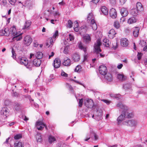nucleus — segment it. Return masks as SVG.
Instances as JSON below:
<instances>
[{
	"label": "nucleus",
	"mask_w": 147,
	"mask_h": 147,
	"mask_svg": "<svg viewBox=\"0 0 147 147\" xmlns=\"http://www.w3.org/2000/svg\"><path fill=\"white\" fill-rule=\"evenodd\" d=\"M116 106L118 109L122 110L121 115L118 117L117 119L118 124H121V122L125 120L126 118H130L133 117V114L128 112V107L122 102L118 103Z\"/></svg>",
	"instance_id": "f257e3e1"
},
{
	"label": "nucleus",
	"mask_w": 147,
	"mask_h": 147,
	"mask_svg": "<svg viewBox=\"0 0 147 147\" xmlns=\"http://www.w3.org/2000/svg\"><path fill=\"white\" fill-rule=\"evenodd\" d=\"M101 42L100 40L99 39H98L96 42H95L94 45V52L97 54H99L100 55V57H104L105 55H102L101 53H99L101 51V50L100 48V46L101 45Z\"/></svg>",
	"instance_id": "f03ea898"
},
{
	"label": "nucleus",
	"mask_w": 147,
	"mask_h": 147,
	"mask_svg": "<svg viewBox=\"0 0 147 147\" xmlns=\"http://www.w3.org/2000/svg\"><path fill=\"white\" fill-rule=\"evenodd\" d=\"M78 45L79 49L82 50H83L85 54L84 55V60L85 61L87 59V56L86 54L87 47L85 46H84L81 42H79Z\"/></svg>",
	"instance_id": "7ed1b4c3"
},
{
	"label": "nucleus",
	"mask_w": 147,
	"mask_h": 147,
	"mask_svg": "<svg viewBox=\"0 0 147 147\" xmlns=\"http://www.w3.org/2000/svg\"><path fill=\"white\" fill-rule=\"evenodd\" d=\"M123 124L131 127H135L137 124V122L136 121L132 119L123 122Z\"/></svg>",
	"instance_id": "20e7f679"
},
{
	"label": "nucleus",
	"mask_w": 147,
	"mask_h": 147,
	"mask_svg": "<svg viewBox=\"0 0 147 147\" xmlns=\"http://www.w3.org/2000/svg\"><path fill=\"white\" fill-rule=\"evenodd\" d=\"M36 126L38 130H41L45 127L47 129V126L41 121H37L36 124Z\"/></svg>",
	"instance_id": "39448f33"
},
{
	"label": "nucleus",
	"mask_w": 147,
	"mask_h": 147,
	"mask_svg": "<svg viewBox=\"0 0 147 147\" xmlns=\"http://www.w3.org/2000/svg\"><path fill=\"white\" fill-rule=\"evenodd\" d=\"M45 14L48 13V16L50 14H52L55 18H58V16L60 15V14L58 11H55L51 10H46L45 11Z\"/></svg>",
	"instance_id": "423d86ee"
},
{
	"label": "nucleus",
	"mask_w": 147,
	"mask_h": 147,
	"mask_svg": "<svg viewBox=\"0 0 147 147\" xmlns=\"http://www.w3.org/2000/svg\"><path fill=\"white\" fill-rule=\"evenodd\" d=\"M24 41L25 44L27 46H29L32 42V40L30 36L27 35L25 37Z\"/></svg>",
	"instance_id": "0eeeda50"
},
{
	"label": "nucleus",
	"mask_w": 147,
	"mask_h": 147,
	"mask_svg": "<svg viewBox=\"0 0 147 147\" xmlns=\"http://www.w3.org/2000/svg\"><path fill=\"white\" fill-rule=\"evenodd\" d=\"M99 71L100 74L105 75L107 73V69L105 66L102 65L99 67Z\"/></svg>",
	"instance_id": "6e6552de"
},
{
	"label": "nucleus",
	"mask_w": 147,
	"mask_h": 147,
	"mask_svg": "<svg viewBox=\"0 0 147 147\" xmlns=\"http://www.w3.org/2000/svg\"><path fill=\"white\" fill-rule=\"evenodd\" d=\"M109 14L112 18H115L117 17V13L116 10L113 8H111L109 12Z\"/></svg>",
	"instance_id": "1a4fd4ad"
},
{
	"label": "nucleus",
	"mask_w": 147,
	"mask_h": 147,
	"mask_svg": "<svg viewBox=\"0 0 147 147\" xmlns=\"http://www.w3.org/2000/svg\"><path fill=\"white\" fill-rule=\"evenodd\" d=\"M85 105L87 107L92 108L93 107L94 103L92 100L88 99L86 100V102L85 103Z\"/></svg>",
	"instance_id": "9d476101"
},
{
	"label": "nucleus",
	"mask_w": 147,
	"mask_h": 147,
	"mask_svg": "<svg viewBox=\"0 0 147 147\" xmlns=\"http://www.w3.org/2000/svg\"><path fill=\"white\" fill-rule=\"evenodd\" d=\"M61 61L59 59H55L53 63V65L54 67L57 68L59 67L60 65Z\"/></svg>",
	"instance_id": "9b49d317"
},
{
	"label": "nucleus",
	"mask_w": 147,
	"mask_h": 147,
	"mask_svg": "<svg viewBox=\"0 0 147 147\" xmlns=\"http://www.w3.org/2000/svg\"><path fill=\"white\" fill-rule=\"evenodd\" d=\"M0 35L1 36H9V32L8 28H5L4 30H0Z\"/></svg>",
	"instance_id": "f8f14e48"
},
{
	"label": "nucleus",
	"mask_w": 147,
	"mask_h": 147,
	"mask_svg": "<svg viewBox=\"0 0 147 147\" xmlns=\"http://www.w3.org/2000/svg\"><path fill=\"white\" fill-rule=\"evenodd\" d=\"M71 57L72 59L75 62H78L80 60V55L78 53H76L73 54Z\"/></svg>",
	"instance_id": "ddd939ff"
},
{
	"label": "nucleus",
	"mask_w": 147,
	"mask_h": 147,
	"mask_svg": "<svg viewBox=\"0 0 147 147\" xmlns=\"http://www.w3.org/2000/svg\"><path fill=\"white\" fill-rule=\"evenodd\" d=\"M121 44L122 46L127 47L129 44V41L127 39L123 38L121 40Z\"/></svg>",
	"instance_id": "4468645a"
},
{
	"label": "nucleus",
	"mask_w": 147,
	"mask_h": 147,
	"mask_svg": "<svg viewBox=\"0 0 147 147\" xmlns=\"http://www.w3.org/2000/svg\"><path fill=\"white\" fill-rule=\"evenodd\" d=\"M1 115L5 116V117L8 115L9 111L7 108H3L1 111Z\"/></svg>",
	"instance_id": "2eb2a0df"
},
{
	"label": "nucleus",
	"mask_w": 147,
	"mask_h": 147,
	"mask_svg": "<svg viewBox=\"0 0 147 147\" xmlns=\"http://www.w3.org/2000/svg\"><path fill=\"white\" fill-rule=\"evenodd\" d=\"M120 12L122 18L125 17L128 14L127 9L125 8H122L120 10Z\"/></svg>",
	"instance_id": "dca6fc26"
},
{
	"label": "nucleus",
	"mask_w": 147,
	"mask_h": 147,
	"mask_svg": "<svg viewBox=\"0 0 147 147\" xmlns=\"http://www.w3.org/2000/svg\"><path fill=\"white\" fill-rule=\"evenodd\" d=\"M90 26L94 30H96L97 28V26L94 19H90L89 21H90Z\"/></svg>",
	"instance_id": "f3484780"
},
{
	"label": "nucleus",
	"mask_w": 147,
	"mask_h": 147,
	"mask_svg": "<svg viewBox=\"0 0 147 147\" xmlns=\"http://www.w3.org/2000/svg\"><path fill=\"white\" fill-rule=\"evenodd\" d=\"M27 61L26 59L24 57H19L18 59V62L22 65H24L25 66L26 65Z\"/></svg>",
	"instance_id": "a211bd4d"
},
{
	"label": "nucleus",
	"mask_w": 147,
	"mask_h": 147,
	"mask_svg": "<svg viewBox=\"0 0 147 147\" xmlns=\"http://www.w3.org/2000/svg\"><path fill=\"white\" fill-rule=\"evenodd\" d=\"M63 64L65 66H69L71 65V60L67 57L64 58Z\"/></svg>",
	"instance_id": "6ab92c4d"
},
{
	"label": "nucleus",
	"mask_w": 147,
	"mask_h": 147,
	"mask_svg": "<svg viewBox=\"0 0 147 147\" xmlns=\"http://www.w3.org/2000/svg\"><path fill=\"white\" fill-rule=\"evenodd\" d=\"M9 34H11L13 36H15L17 34V32L16 27L14 26L11 27L9 30Z\"/></svg>",
	"instance_id": "aec40b11"
},
{
	"label": "nucleus",
	"mask_w": 147,
	"mask_h": 147,
	"mask_svg": "<svg viewBox=\"0 0 147 147\" xmlns=\"http://www.w3.org/2000/svg\"><path fill=\"white\" fill-rule=\"evenodd\" d=\"M115 30L114 29H111L108 33V36L109 37L110 39L113 38L114 37L115 35L116 34Z\"/></svg>",
	"instance_id": "412c9836"
},
{
	"label": "nucleus",
	"mask_w": 147,
	"mask_h": 147,
	"mask_svg": "<svg viewBox=\"0 0 147 147\" xmlns=\"http://www.w3.org/2000/svg\"><path fill=\"white\" fill-rule=\"evenodd\" d=\"M34 66L36 67L39 66L41 63V61L40 59L36 58L33 60Z\"/></svg>",
	"instance_id": "4be33fe9"
},
{
	"label": "nucleus",
	"mask_w": 147,
	"mask_h": 147,
	"mask_svg": "<svg viewBox=\"0 0 147 147\" xmlns=\"http://www.w3.org/2000/svg\"><path fill=\"white\" fill-rule=\"evenodd\" d=\"M140 29V28L139 27H136L134 28L133 34L135 37H137L138 36Z\"/></svg>",
	"instance_id": "5701e85b"
},
{
	"label": "nucleus",
	"mask_w": 147,
	"mask_h": 147,
	"mask_svg": "<svg viewBox=\"0 0 147 147\" xmlns=\"http://www.w3.org/2000/svg\"><path fill=\"white\" fill-rule=\"evenodd\" d=\"M105 78L109 82L113 80L112 76L111 74L109 73H107L105 74Z\"/></svg>",
	"instance_id": "b1692460"
},
{
	"label": "nucleus",
	"mask_w": 147,
	"mask_h": 147,
	"mask_svg": "<svg viewBox=\"0 0 147 147\" xmlns=\"http://www.w3.org/2000/svg\"><path fill=\"white\" fill-rule=\"evenodd\" d=\"M34 65L33 64V62H32L30 61H28L26 65H25L27 68L29 70H31L32 68L34 66Z\"/></svg>",
	"instance_id": "393cba45"
},
{
	"label": "nucleus",
	"mask_w": 147,
	"mask_h": 147,
	"mask_svg": "<svg viewBox=\"0 0 147 147\" xmlns=\"http://www.w3.org/2000/svg\"><path fill=\"white\" fill-rule=\"evenodd\" d=\"M102 13L105 15H107L108 13V11L107 8L105 6H102L101 8Z\"/></svg>",
	"instance_id": "a878e982"
},
{
	"label": "nucleus",
	"mask_w": 147,
	"mask_h": 147,
	"mask_svg": "<svg viewBox=\"0 0 147 147\" xmlns=\"http://www.w3.org/2000/svg\"><path fill=\"white\" fill-rule=\"evenodd\" d=\"M136 9L139 11H142L143 10V7L140 2H138L137 3Z\"/></svg>",
	"instance_id": "bb28decb"
},
{
	"label": "nucleus",
	"mask_w": 147,
	"mask_h": 147,
	"mask_svg": "<svg viewBox=\"0 0 147 147\" xmlns=\"http://www.w3.org/2000/svg\"><path fill=\"white\" fill-rule=\"evenodd\" d=\"M83 39L86 43H89L91 40L90 37L88 34H86L83 37Z\"/></svg>",
	"instance_id": "cd10ccee"
},
{
	"label": "nucleus",
	"mask_w": 147,
	"mask_h": 147,
	"mask_svg": "<svg viewBox=\"0 0 147 147\" xmlns=\"http://www.w3.org/2000/svg\"><path fill=\"white\" fill-rule=\"evenodd\" d=\"M139 11L136 8H133L130 11L131 14L133 16H136L138 14Z\"/></svg>",
	"instance_id": "c85d7f7f"
},
{
	"label": "nucleus",
	"mask_w": 147,
	"mask_h": 147,
	"mask_svg": "<svg viewBox=\"0 0 147 147\" xmlns=\"http://www.w3.org/2000/svg\"><path fill=\"white\" fill-rule=\"evenodd\" d=\"M31 24V22L30 20L26 21L23 27L22 28L23 29H25L29 27Z\"/></svg>",
	"instance_id": "c756f323"
},
{
	"label": "nucleus",
	"mask_w": 147,
	"mask_h": 147,
	"mask_svg": "<svg viewBox=\"0 0 147 147\" xmlns=\"http://www.w3.org/2000/svg\"><path fill=\"white\" fill-rule=\"evenodd\" d=\"M14 36L12 39L13 41H19L22 38V37L21 34L18 35L17 34Z\"/></svg>",
	"instance_id": "7c9ffc66"
},
{
	"label": "nucleus",
	"mask_w": 147,
	"mask_h": 147,
	"mask_svg": "<svg viewBox=\"0 0 147 147\" xmlns=\"http://www.w3.org/2000/svg\"><path fill=\"white\" fill-rule=\"evenodd\" d=\"M110 96L111 97L113 98H115L117 100L119 99L121 97V96L119 94H111L110 95Z\"/></svg>",
	"instance_id": "2f4dec72"
},
{
	"label": "nucleus",
	"mask_w": 147,
	"mask_h": 147,
	"mask_svg": "<svg viewBox=\"0 0 147 147\" xmlns=\"http://www.w3.org/2000/svg\"><path fill=\"white\" fill-rule=\"evenodd\" d=\"M70 45H68L65 47L64 48L63 53L65 54L69 53L70 49Z\"/></svg>",
	"instance_id": "473e14b6"
},
{
	"label": "nucleus",
	"mask_w": 147,
	"mask_h": 147,
	"mask_svg": "<svg viewBox=\"0 0 147 147\" xmlns=\"http://www.w3.org/2000/svg\"><path fill=\"white\" fill-rule=\"evenodd\" d=\"M14 145V147H24L23 144L21 142L17 141Z\"/></svg>",
	"instance_id": "72a5a7b5"
},
{
	"label": "nucleus",
	"mask_w": 147,
	"mask_h": 147,
	"mask_svg": "<svg viewBox=\"0 0 147 147\" xmlns=\"http://www.w3.org/2000/svg\"><path fill=\"white\" fill-rule=\"evenodd\" d=\"M14 107L16 111H18L21 109V106L19 103L16 102L14 105Z\"/></svg>",
	"instance_id": "f704fd0d"
},
{
	"label": "nucleus",
	"mask_w": 147,
	"mask_h": 147,
	"mask_svg": "<svg viewBox=\"0 0 147 147\" xmlns=\"http://www.w3.org/2000/svg\"><path fill=\"white\" fill-rule=\"evenodd\" d=\"M87 28L85 26H83L81 27L80 32L81 34H84L86 31Z\"/></svg>",
	"instance_id": "c9c22d12"
},
{
	"label": "nucleus",
	"mask_w": 147,
	"mask_h": 147,
	"mask_svg": "<svg viewBox=\"0 0 147 147\" xmlns=\"http://www.w3.org/2000/svg\"><path fill=\"white\" fill-rule=\"evenodd\" d=\"M36 140L38 142H40L42 140L41 134L39 133H37L36 136Z\"/></svg>",
	"instance_id": "e433bc0d"
},
{
	"label": "nucleus",
	"mask_w": 147,
	"mask_h": 147,
	"mask_svg": "<svg viewBox=\"0 0 147 147\" xmlns=\"http://www.w3.org/2000/svg\"><path fill=\"white\" fill-rule=\"evenodd\" d=\"M43 55V53L40 52H37L35 54V56L36 58L40 59L42 57Z\"/></svg>",
	"instance_id": "4c0bfd02"
},
{
	"label": "nucleus",
	"mask_w": 147,
	"mask_h": 147,
	"mask_svg": "<svg viewBox=\"0 0 147 147\" xmlns=\"http://www.w3.org/2000/svg\"><path fill=\"white\" fill-rule=\"evenodd\" d=\"M49 142L51 144L52 143L56 140L55 138L52 136H49L48 137Z\"/></svg>",
	"instance_id": "58836bf2"
},
{
	"label": "nucleus",
	"mask_w": 147,
	"mask_h": 147,
	"mask_svg": "<svg viewBox=\"0 0 147 147\" xmlns=\"http://www.w3.org/2000/svg\"><path fill=\"white\" fill-rule=\"evenodd\" d=\"M117 77L118 79L121 81H123L125 79L124 76L121 74H118Z\"/></svg>",
	"instance_id": "ea45409f"
},
{
	"label": "nucleus",
	"mask_w": 147,
	"mask_h": 147,
	"mask_svg": "<svg viewBox=\"0 0 147 147\" xmlns=\"http://www.w3.org/2000/svg\"><path fill=\"white\" fill-rule=\"evenodd\" d=\"M104 42V45L107 47H109L110 45V43L109 40L105 38L103 40Z\"/></svg>",
	"instance_id": "a19ab883"
},
{
	"label": "nucleus",
	"mask_w": 147,
	"mask_h": 147,
	"mask_svg": "<svg viewBox=\"0 0 147 147\" xmlns=\"http://www.w3.org/2000/svg\"><path fill=\"white\" fill-rule=\"evenodd\" d=\"M73 22L70 20H69L68 21L67 23V27L68 28H71L72 27Z\"/></svg>",
	"instance_id": "79ce46f5"
},
{
	"label": "nucleus",
	"mask_w": 147,
	"mask_h": 147,
	"mask_svg": "<svg viewBox=\"0 0 147 147\" xmlns=\"http://www.w3.org/2000/svg\"><path fill=\"white\" fill-rule=\"evenodd\" d=\"M136 21V19H128L127 23L129 24H132L135 23Z\"/></svg>",
	"instance_id": "37998d69"
},
{
	"label": "nucleus",
	"mask_w": 147,
	"mask_h": 147,
	"mask_svg": "<svg viewBox=\"0 0 147 147\" xmlns=\"http://www.w3.org/2000/svg\"><path fill=\"white\" fill-rule=\"evenodd\" d=\"M47 42H49V45L53 46V39L52 37L50 38L47 40Z\"/></svg>",
	"instance_id": "c03bdc74"
},
{
	"label": "nucleus",
	"mask_w": 147,
	"mask_h": 147,
	"mask_svg": "<svg viewBox=\"0 0 147 147\" xmlns=\"http://www.w3.org/2000/svg\"><path fill=\"white\" fill-rule=\"evenodd\" d=\"M131 86L130 84H125L123 86V88L125 90L130 89L131 88Z\"/></svg>",
	"instance_id": "a18cd8bd"
},
{
	"label": "nucleus",
	"mask_w": 147,
	"mask_h": 147,
	"mask_svg": "<svg viewBox=\"0 0 147 147\" xmlns=\"http://www.w3.org/2000/svg\"><path fill=\"white\" fill-rule=\"evenodd\" d=\"M112 44L113 46L112 48L114 50L116 49L118 47L117 42V41L113 42Z\"/></svg>",
	"instance_id": "49530a36"
},
{
	"label": "nucleus",
	"mask_w": 147,
	"mask_h": 147,
	"mask_svg": "<svg viewBox=\"0 0 147 147\" xmlns=\"http://www.w3.org/2000/svg\"><path fill=\"white\" fill-rule=\"evenodd\" d=\"M81 70V67L80 65H78L76 66L75 69V71L76 72H79Z\"/></svg>",
	"instance_id": "de8ad7c7"
},
{
	"label": "nucleus",
	"mask_w": 147,
	"mask_h": 147,
	"mask_svg": "<svg viewBox=\"0 0 147 147\" xmlns=\"http://www.w3.org/2000/svg\"><path fill=\"white\" fill-rule=\"evenodd\" d=\"M114 26L116 28H118L119 27V24L117 21H115L114 23Z\"/></svg>",
	"instance_id": "09e8293b"
},
{
	"label": "nucleus",
	"mask_w": 147,
	"mask_h": 147,
	"mask_svg": "<svg viewBox=\"0 0 147 147\" xmlns=\"http://www.w3.org/2000/svg\"><path fill=\"white\" fill-rule=\"evenodd\" d=\"M110 3L112 6H114L116 4V0H109Z\"/></svg>",
	"instance_id": "8fccbe9b"
},
{
	"label": "nucleus",
	"mask_w": 147,
	"mask_h": 147,
	"mask_svg": "<svg viewBox=\"0 0 147 147\" xmlns=\"http://www.w3.org/2000/svg\"><path fill=\"white\" fill-rule=\"evenodd\" d=\"M22 138V135L21 134H17L14 136V138L15 140H18Z\"/></svg>",
	"instance_id": "3c124183"
},
{
	"label": "nucleus",
	"mask_w": 147,
	"mask_h": 147,
	"mask_svg": "<svg viewBox=\"0 0 147 147\" xmlns=\"http://www.w3.org/2000/svg\"><path fill=\"white\" fill-rule=\"evenodd\" d=\"M94 18L93 14L92 13H89L87 18Z\"/></svg>",
	"instance_id": "603ef678"
},
{
	"label": "nucleus",
	"mask_w": 147,
	"mask_h": 147,
	"mask_svg": "<svg viewBox=\"0 0 147 147\" xmlns=\"http://www.w3.org/2000/svg\"><path fill=\"white\" fill-rule=\"evenodd\" d=\"M74 36L71 34H69V39L70 41H73L74 40Z\"/></svg>",
	"instance_id": "864d4df0"
},
{
	"label": "nucleus",
	"mask_w": 147,
	"mask_h": 147,
	"mask_svg": "<svg viewBox=\"0 0 147 147\" xmlns=\"http://www.w3.org/2000/svg\"><path fill=\"white\" fill-rule=\"evenodd\" d=\"M10 3L12 5H14L16 0H8Z\"/></svg>",
	"instance_id": "5fc2aeb1"
},
{
	"label": "nucleus",
	"mask_w": 147,
	"mask_h": 147,
	"mask_svg": "<svg viewBox=\"0 0 147 147\" xmlns=\"http://www.w3.org/2000/svg\"><path fill=\"white\" fill-rule=\"evenodd\" d=\"M12 57L13 59H15L16 57V55L14 51H13V49L12 50Z\"/></svg>",
	"instance_id": "6e6d98bb"
},
{
	"label": "nucleus",
	"mask_w": 147,
	"mask_h": 147,
	"mask_svg": "<svg viewBox=\"0 0 147 147\" xmlns=\"http://www.w3.org/2000/svg\"><path fill=\"white\" fill-rule=\"evenodd\" d=\"M61 75L62 76L64 77H67L68 75L67 74L65 73L63 71H62L61 73Z\"/></svg>",
	"instance_id": "4d7b16f0"
},
{
	"label": "nucleus",
	"mask_w": 147,
	"mask_h": 147,
	"mask_svg": "<svg viewBox=\"0 0 147 147\" xmlns=\"http://www.w3.org/2000/svg\"><path fill=\"white\" fill-rule=\"evenodd\" d=\"M58 36V32L57 30H56L54 34L53 37L54 38H55L57 36Z\"/></svg>",
	"instance_id": "13d9d810"
},
{
	"label": "nucleus",
	"mask_w": 147,
	"mask_h": 147,
	"mask_svg": "<svg viewBox=\"0 0 147 147\" xmlns=\"http://www.w3.org/2000/svg\"><path fill=\"white\" fill-rule=\"evenodd\" d=\"M83 100V99L82 98L81 99H80L79 100V106L80 107H81L82 106Z\"/></svg>",
	"instance_id": "bf43d9fd"
},
{
	"label": "nucleus",
	"mask_w": 147,
	"mask_h": 147,
	"mask_svg": "<svg viewBox=\"0 0 147 147\" xmlns=\"http://www.w3.org/2000/svg\"><path fill=\"white\" fill-rule=\"evenodd\" d=\"M101 100L104 102L106 103L107 104L109 105L110 104V101L108 100H106V99H102Z\"/></svg>",
	"instance_id": "052dcab7"
},
{
	"label": "nucleus",
	"mask_w": 147,
	"mask_h": 147,
	"mask_svg": "<svg viewBox=\"0 0 147 147\" xmlns=\"http://www.w3.org/2000/svg\"><path fill=\"white\" fill-rule=\"evenodd\" d=\"M142 56V53H138L137 55L138 58L139 60H140L141 59V58Z\"/></svg>",
	"instance_id": "680f3d73"
},
{
	"label": "nucleus",
	"mask_w": 147,
	"mask_h": 147,
	"mask_svg": "<svg viewBox=\"0 0 147 147\" xmlns=\"http://www.w3.org/2000/svg\"><path fill=\"white\" fill-rule=\"evenodd\" d=\"M74 28L79 27V24L78 22L77 21H76L74 22Z\"/></svg>",
	"instance_id": "e2e57ef3"
},
{
	"label": "nucleus",
	"mask_w": 147,
	"mask_h": 147,
	"mask_svg": "<svg viewBox=\"0 0 147 147\" xmlns=\"http://www.w3.org/2000/svg\"><path fill=\"white\" fill-rule=\"evenodd\" d=\"M22 118L24 120L27 121L28 120V118H27L26 116L22 115Z\"/></svg>",
	"instance_id": "0e129e2a"
},
{
	"label": "nucleus",
	"mask_w": 147,
	"mask_h": 147,
	"mask_svg": "<svg viewBox=\"0 0 147 147\" xmlns=\"http://www.w3.org/2000/svg\"><path fill=\"white\" fill-rule=\"evenodd\" d=\"M57 21V20L56 19H52L50 21L51 23L53 24H55V22H56Z\"/></svg>",
	"instance_id": "69168bd1"
},
{
	"label": "nucleus",
	"mask_w": 147,
	"mask_h": 147,
	"mask_svg": "<svg viewBox=\"0 0 147 147\" xmlns=\"http://www.w3.org/2000/svg\"><path fill=\"white\" fill-rule=\"evenodd\" d=\"M123 65L122 64H120L119 65H117V68L119 69H121L122 67H123Z\"/></svg>",
	"instance_id": "338daca9"
},
{
	"label": "nucleus",
	"mask_w": 147,
	"mask_h": 147,
	"mask_svg": "<svg viewBox=\"0 0 147 147\" xmlns=\"http://www.w3.org/2000/svg\"><path fill=\"white\" fill-rule=\"evenodd\" d=\"M18 94L17 92H13V96L15 97H17L18 96Z\"/></svg>",
	"instance_id": "774afa93"
}]
</instances>
